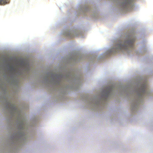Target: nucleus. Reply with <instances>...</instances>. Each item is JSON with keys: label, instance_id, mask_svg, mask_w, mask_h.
<instances>
[{"label": "nucleus", "instance_id": "1", "mask_svg": "<svg viewBox=\"0 0 153 153\" xmlns=\"http://www.w3.org/2000/svg\"><path fill=\"white\" fill-rule=\"evenodd\" d=\"M142 79V77L139 76L125 85L120 84L103 87L96 95L90 98L88 102V107L93 111H96L101 104L103 105L109 98L118 94L129 97L132 110L137 111L139 105L142 103L144 95L149 94L150 92L146 88V84L141 81Z\"/></svg>", "mask_w": 153, "mask_h": 153}, {"label": "nucleus", "instance_id": "2", "mask_svg": "<svg viewBox=\"0 0 153 153\" xmlns=\"http://www.w3.org/2000/svg\"><path fill=\"white\" fill-rule=\"evenodd\" d=\"M0 101L4 106L9 126H10L7 133V143L1 147L0 151L1 153H8L13 150L18 144L26 141L28 137L27 130L35 125L36 120H27L23 113L7 97H4Z\"/></svg>", "mask_w": 153, "mask_h": 153}, {"label": "nucleus", "instance_id": "3", "mask_svg": "<svg viewBox=\"0 0 153 153\" xmlns=\"http://www.w3.org/2000/svg\"><path fill=\"white\" fill-rule=\"evenodd\" d=\"M44 76L42 78L44 83L55 85L54 90L62 94L65 92L67 88L77 89L79 87V77L75 70L72 71L65 68L62 72L55 71L44 74Z\"/></svg>", "mask_w": 153, "mask_h": 153}, {"label": "nucleus", "instance_id": "4", "mask_svg": "<svg viewBox=\"0 0 153 153\" xmlns=\"http://www.w3.org/2000/svg\"><path fill=\"white\" fill-rule=\"evenodd\" d=\"M136 36L132 32L128 31L122 33L118 38L114 39V45L108 51V53H113L119 51L131 53L136 39Z\"/></svg>", "mask_w": 153, "mask_h": 153}, {"label": "nucleus", "instance_id": "5", "mask_svg": "<svg viewBox=\"0 0 153 153\" xmlns=\"http://www.w3.org/2000/svg\"><path fill=\"white\" fill-rule=\"evenodd\" d=\"M10 72L12 74L11 76H8V75H7L5 73L4 74V76L7 84L14 88L16 91L17 92L19 90V86L18 80L13 75L16 70V68L12 65L10 66Z\"/></svg>", "mask_w": 153, "mask_h": 153}, {"label": "nucleus", "instance_id": "6", "mask_svg": "<svg viewBox=\"0 0 153 153\" xmlns=\"http://www.w3.org/2000/svg\"><path fill=\"white\" fill-rule=\"evenodd\" d=\"M83 55L79 54L77 56H74L69 58L68 61L69 62V64L71 65H73L76 61H80L82 60H84V59L83 58Z\"/></svg>", "mask_w": 153, "mask_h": 153}, {"label": "nucleus", "instance_id": "7", "mask_svg": "<svg viewBox=\"0 0 153 153\" xmlns=\"http://www.w3.org/2000/svg\"><path fill=\"white\" fill-rule=\"evenodd\" d=\"M67 35L68 36H75L79 35L80 34V32L76 30L71 31L68 30L67 32Z\"/></svg>", "mask_w": 153, "mask_h": 153}, {"label": "nucleus", "instance_id": "8", "mask_svg": "<svg viewBox=\"0 0 153 153\" xmlns=\"http://www.w3.org/2000/svg\"><path fill=\"white\" fill-rule=\"evenodd\" d=\"M26 66H28V65H26V63L23 61H21L20 62L19 66L20 67H23Z\"/></svg>", "mask_w": 153, "mask_h": 153}, {"label": "nucleus", "instance_id": "9", "mask_svg": "<svg viewBox=\"0 0 153 153\" xmlns=\"http://www.w3.org/2000/svg\"><path fill=\"white\" fill-rule=\"evenodd\" d=\"M7 0H0V4H5L7 3Z\"/></svg>", "mask_w": 153, "mask_h": 153}, {"label": "nucleus", "instance_id": "10", "mask_svg": "<svg viewBox=\"0 0 153 153\" xmlns=\"http://www.w3.org/2000/svg\"><path fill=\"white\" fill-rule=\"evenodd\" d=\"M86 97L84 96H82L81 97L80 99L82 100L83 101H84L85 100Z\"/></svg>", "mask_w": 153, "mask_h": 153}, {"label": "nucleus", "instance_id": "11", "mask_svg": "<svg viewBox=\"0 0 153 153\" xmlns=\"http://www.w3.org/2000/svg\"><path fill=\"white\" fill-rule=\"evenodd\" d=\"M88 8L87 7V8H86L85 10V11H88Z\"/></svg>", "mask_w": 153, "mask_h": 153}, {"label": "nucleus", "instance_id": "12", "mask_svg": "<svg viewBox=\"0 0 153 153\" xmlns=\"http://www.w3.org/2000/svg\"><path fill=\"white\" fill-rule=\"evenodd\" d=\"M4 92H7V90L6 89V88H5L4 90Z\"/></svg>", "mask_w": 153, "mask_h": 153}, {"label": "nucleus", "instance_id": "13", "mask_svg": "<svg viewBox=\"0 0 153 153\" xmlns=\"http://www.w3.org/2000/svg\"><path fill=\"white\" fill-rule=\"evenodd\" d=\"M27 108L24 107V108H25V109H27Z\"/></svg>", "mask_w": 153, "mask_h": 153}]
</instances>
